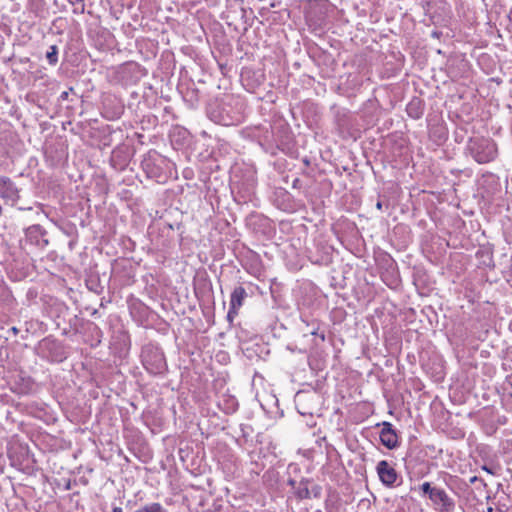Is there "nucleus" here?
Wrapping results in <instances>:
<instances>
[{"label": "nucleus", "mask_w": 512, "mask_h": 512, "mask_svg": "<svg viewBox=\"0 0 512 512\" xmlns=\"http://www.w3.org/2000/svg\"><path fill=\"white\" fill-rule=\"evenodd\" d=\"M209 118L223 126H233L242 122V105L238 99L227 97L226 100L216 101L210 105Z\"/></svg>", "instance_id": "1"}, {"label": "nucleus", "mask_w": 512, "mask_h": 512, "mask_svg": "<svg viewBox=\"0 0 512 512\" xmlns=\"http://www.w3.org/2000/svg\"><path fill=\"white\" fill-rule=\"evenodd\" d=\"M419 491L428 496L433 508L438 512H452L455 508V501L448 493L430 482H424L419 486Z\"/></svg>", "instance_id": "2"}, {"label": "nucleus", "mask_w": 512, "mask_h": 512, "mask_svg": "<svg viewBox=\"0 0 512 512\" xmlns=\"http://www.w3.org/2000/svg\"><path fill=\"white\" fill-rule=\"evenodd\" d=\"M142 364L146 371L152 375H161L167 370V363L163 351L154 344H147L142 348Z\"/></svg>", "instance_id": "3"}, {"label": "nucleus", "mask_w": 512, "mask_h": 512, "mask_svg": "<svg viewBox=\"0 0 512 512\" xmlns=\"http://www.w3.org/2000/svg\"><path fill=\"white\" fill-rule=\"evenodd\" d=\"M472 157L478 163H488L492 161L497 154L496 144L486 138L474 139L469 146Z\"/></svg>", "instance_id": "4"}, {"label": "nucleus", "mask_w": 512, "mask_h": 512, "mask_svg": "<svg viewBox=\"0 0 512 512\" xmlns=\"http://www.w3.org/2000/svg\"><path fill=\"white\" fill-rule=\"evenodd\" d=\"M0 197L11 206H15L20 198L19 189L9 177L0 176Z\"/></svg>", "instance_id": "5"}, {"label": "nucleus", "mask_w": 512, "mask_h": 512, "mask_svg": "<svg viewBox=\"0 0 512 512\" xmlns=\"http://www.w3.org/2000/svg\"><path fill=\"white\" fill-rule=\"evenodd\" d=\"M45 236V229L38 224L29 226L25 230L26 241L31 245L37 246L41 249H44L49 243Z\"/></svg>", "instance_id": "6"}, {"label": "nucleus", "mask_w": 512, "mask_h": 512, "mask_svg": "<svg viewBox=\"0 0 512 512\" xmlns=\"http://www.w3.org/2000/svg\"><path fill=\"white\" fill-rule=\"evenodd\" d=\"M378 476L380 481L386 486H393L397 481V472L396 470L389 465L386 460H382L378 462L376 467Z\"/></svg>", "instance_id": "7"}, {"label": "nucleus", "mask_w": 512, "mask_h": 512, "mask_svg": "<svg viewBox=\"0 0 512 512\" xmlns=\"http://www.w3.org/2000/svg\"><path fill=\"white\" fill-rule=\"evenodd\" d=\"M380 441L388 449H395L398 446V436L390 422H383L380 432Z\"/></svg>", "instance_id": "8"}, {"label": "nucleus", "mask_w": 512, "mask_h": 512, "mask_svg": "<svg viewBox=\"0 0 512 512\" xmlns=\"http://www.w3.org/2000/svg\"><path fill=\"white\" fill-rule=\"evenodd\" d=\"M246 296V290L242 286L234 288L230 297V309L228 312L229 318H231L233 314H237V311L243 305V301Z\"/></svg>", "instance_id": "9"}, {"label": "nucleus", "mask_w": 512, "mask_h": 512, "mask_svg": "<svg viewBox=\"0 0 512 512\" xmlns=\"http://www.w3.org/2000/svg\"><path fill=\"white\" fill-rule=\"evenodd\" d=\"M309 485L310 482L307 480L299 483V486L297 487L295 493L300 499L309 498L311 496V493H313L315 497L319 495L320 488L317 485H313L310 491Z\"/></svg>", "instance_id": "10"}, {"label": "nucleus", "mask_w": 512, "mask_h": 512, "mask_svg": "<svg viewBox=\"0 0 512 512\" xmlns=\"http://www.w3.org/2000/svg\"><path fill=\"white\" fill-rule=\"evenodd\" d=\"M273 202L276 207L282 211L288 209V196L284 188H276L274 191Z\"/></svg>", "instance_id": "11"}, {"label": "nucleus", "mask_w": 512, "mask_h": 512, "mask_svg": "<svg viewBox=\"0 0 512 512\" xmlns=\"http://www.w3.org/2000/svg\"><path fill=\"white\" fill-rule=\"evenodd\" d=\"M133 512H168L160 503H149L139 507Z\"/></svg>", "instance_id": "12"}, {"label": "nucleus", "mask_w": 512, "mask_h": 512, "mask_svg": "<svg viewBox=\"0 0 512 512\" xmlns=\"http://www.w3.org/2000/svg\"><path fill=\"white\" fill-rule=\"evenodd\" d=\"M46 59L48 63L52 66L56 65L58 62V48L56 45H51L49 51L46 53Z\"/></svg>", "instance_id": "13"}, {"label": "nucleus", "mask_w": 512, "mask_h": 512, "mask_svg": "<svg viewBox=\"0 0 512 512\" xmlns=\"http://www.w3.org/2000/svg\"><path fill=\"white\" fill-rule=\"evenodd\" d=\"M58 347V344L56 341L51 340L49 338H45L40 342V349L41 350H49L52 351L53 349H56Z\"/></svg>", "instance_id": "14"}, {"label": "nucleus", "mask_w": 512, "mask_h": 512, "mask_svg": "<svg viewBox=\"0 0 512 512\" xmlns=\"http://www.w3.org/2000/svg\"><path fill=\"white\" fill-rule=\"evenodd\" d=\"M417 104H419V101H412L409 105H408V114L414 118H419L420 115H421V112H419L417 109H416V106Z\"/></svg>", "instance_id": "15"}, {"label": "nucleus", "mask_w": 512, "mask_h": 512, "mask_svg": "<svg viewBox=\"0 0 512 512\" xmlns=\"http://www.w3.org/2000/svg\"><path fill=\"white\" fill-rule=\"evenodd\" d=\"M70 91H73V88H72V87H70V88H69V91H63V92L60 94V99H61L62 101L67 100V99H68V96H69V92H70Z\"/></svg>", "instance_id": "16"}, {"label": "nucleus", "mask_w": 512, "mask_h": 512, "mask_svg": "<svg viewBox=\"0 0 512 512\" xmlns=\"http://www.w3.org/2000/svg\"><path fill=\"white\" fill-rule=\"evenodd\" d=\"M482 469H483L484 471H486L487 473H489V474H492V475H494V474H495V472L493 471V469H492L491 467L486 466V465L482 466Z\"/></svg>", "instance_id": "17"}, {"label": "nucleus", "mask_w": 512, "mask_h": 512, "mask_svg": "<svg viewBox=\"0 0 512 512\" xmlns=\"http://www.w3.org/2000/svg\"><path fill=\"white\" fill-rule=\"evenodd\" d=\"M112 512H123V509L121 507L115 506L113 507Z\"/></svg>", "instance_id": "18"}, {"label": "nucleus", "mask_w": 512, "mask_h": 512, "mask_svg": "<svg viewBox=\"0 0 512 512\" xmlns=\"http://www.w3.org/2000/svg\"><path fill=\"white\" fill-rule=\"evenodd\" d=\"M271 293H272L273 297H276V295H275L276 294V289H275L274 284L271 286Z\"/></svg>", "instance_id": "19"}, {"label": "nucleus", "mask_w": 512, "mask_h": 512, "mask_svg": "<svg viewBox=\"0 0 512 512\" xmlns=\"http://www.w3.org/2000/svg\"><path fill=\"white\" fill-rule=\"evenodd\" d=\"M470 483H475L476 481H478V477L477 476H473L470 478Z\"/></svg>", "instance_id": "20"}, {"label": "nucleus", "mask_w": 512, "mask_h": 512, "mask_svg": "<svg viewBox=\"0 0 512 512\" xmlns=\"http://www.w3.org/2000/svg\"><path fill=\"white\" fill-rule=\"evenodd\" d=\"M11 331L13 332L14 335L18 333V329L16 327H12Z\"/></svg>", "instance_id": "21"}, {"label": "nucleus", "mask_w": 512, "mask_h": 512, "mask_svg": "<svg viewBox=\"0 0 512 512\" xmlns=\"http://www.w3.org/2000/svg\"><path fill=\"white\" fill-rule=\"evenodd\" d=\"M299 179H295L293 181V187L296 188L298 186Z\"/></svg>", "instance_id": "22"}, {"label": "nucleus", "mask_w": 512, "mask_h": 512, "mask_svg": "<svg viewBox=\"0 0 512 512\" xmlns=\"http://www.w3.org/2000/svg\"><path fill=\"white\" fill-rule=\"evenodd\" d=\"M376 207H377V209L381 210V208H382V203H381V202H377Z\"/></svg>", "instance_id": "23"}, {"label": "nucleus", "mask_w": 512, "mask_h": 512, "mask_svg": "<svg viewBox=\"0 0 512 512\" xmlns=\"http://www.w3.org/2000/svg\"><path fill=\"white\" fill-rule=\"evenodd\" d=\"M280 327L285 330V326L282 323H280Z\"/></svg>", "instance_id": "24"}, {"label": "nucleus", "mask_w": 512, "mask_h": 512, "mask_svg": "<svg viewBox=\"0 0 512 512\" xmlns=\"http://www.w3.org/2000/svg\"><path fill=\"white\" fill-rule=\"evenodd\" d=\"M289 485H290V486H293V485H294V482L290 480Z\"/></svg>", "instance_id": "25"}]
</instances>
